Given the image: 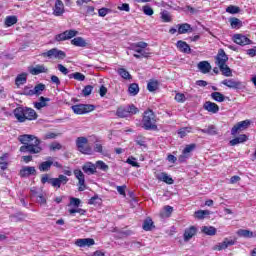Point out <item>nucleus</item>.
Segmentation results:
<instances>
[{
	"mask_svg": "<svg viewBox=\"0 0 256 256\" xmlns=\"http://www.w3.org/2000/svg\"><path fill=\"white\" fill-rule=\"evenodd\" d=\"M18 140L22 143V146L20 147L21 153L37 155L43 151V147H41V140L35 135L23 134L18 137Z\"/></svg>",
	"mask_w": 256,
	"mask_h": 256,
	"instance_id": "1",
	"label": "nucleus"
},
{
	"mask_svg": "<svg viewBox=\"0 0 256 256\" xmlns=\"http://www.w3.org/2000/svg\"><path fill=\"white\" fill-rule=\"evenodd\" d=\"M13 113L18 123H25V121H35L37 120V117H39L34 109L23 106L14 109Z\"/></svg>",
	"mask_w": 256,
	"mask_h": 256,
	"instance_id": "2",
	"label": "nucleus"
},
{
	"mask_svg": "<svg viewBox=\"0 0 256 256\" xmlns=\"http://www.w3.org/2000/svg\"><path fill=\"white\" fill-rule=\"evenodd\" d=\"M142 125L146 131H157V116L153 110L148 109L144 112Z\"/></svg>",
	"mask_w": 256,
	"mask_h": 256,
	"instance_id": "3",
	"label": "nucleus"
},
{
	"mask_svg": "<svg viewBox=\"0 0 256 256\" xmlns=\"http://www.w3.org/2000/svg\"><path fill=\"white\" fill-rule=\"evenodd\" d=\"M41 183L45 185V183H49L54 189H61V185H67L69 183V179L67 176L60 174L57 178H50L49 174H43L41 176Z\"/></svg>",
	"mask_w": 256,
	"mask_h": 256,
	"instance_id": "4",
	"label": "nucleus"
},
{
	"mask_svg": "<svg viewBox=\"0 0 256 256\" xmlns=\"http://www.w3.org/2000/svg\"><path fill=\"white\" fill-rule=\"evenodd\" d=\"M88 143L89 140L86 137H78L76 139V147L78 151L84 155H91L93 150L91 149V146L87 145Z\"/></svg>",
	"mask_w": 256,
	"mask_h": 256,
	"instance_id": "5",
	"label": "nucleus"
},
{
	"mask_svg": "<svg viewBox=\"0 0 256 256\" xmlns=\"http://www.w3.org/2000/svg\"><path fill=\"white\" fill-rule=\"evenodd\" d=\"M71 109L76 115H85L86 113H91V111H95V105L76 104V105H73Z\"/></svg>",
	"mask_w": 256,
	"mask_h": 256,
	"instance_id": "6",
	"label": "nucleus"
},
{
	"mask_svg": "<svg viewBox=\"0 0 256 256\" xmlns=\"http://www.w3.org/2000/svg\"><path fill=\"white\" fill-rule=\"evenodd\" d=\"M41 57L48 59H65V57H67V54L63 50L52 48L47 52L42 53Z\"/></svg>",
	"mask_w": 256,
	"mask_h": 256,
	"instance_id": "7",
	"label": "nucleus"
},
{
	"mask_svg": "<svg viewBox=\"0 0 256 256\" xmlns=\"http://www.w3.org/2000/svg\"><path fill=\"white\" fill-rule=\"evenodd\" d=\"M148 44L147 42H137L130 45V51H134L140 55H143L144 58L149 57V52L145 51L147 49Z\"/></svg>",
	"mask_w": 256,
	"mask_h": 256,
	"instance_id": "8",
	"label": "nucleus"
},
{
	"mask_svg": "<svg viewBox=\"0 0 256 256\" xmlns=\"http://www.w3.org/2000/svg\"><path fill=\"white\" fill-rule=\"evenodd\" d=\"M79 32L77 30H66L60 34L55 36V41H69V39H73V37H77Z\"/></svg>",
	"mask_w": 256,
	"mask_h": 256,
	"instance_id": "9",
	"label": "nucleus"
},
{
	"mask_svg": "<svg viewBox=\"0 0 256 256\" xmlns=\"http://www.w3.org/2000/svg\"><path fill=\"white\" fill-rule=\"evenodd\" d=\"M222 85H225V87H228L229 89H236V90L245 89V85L243 84V82L239 80H235L233 78L223 80Z\"/></svg>",
	"mask_w": 256,
	"mask_h": 256,
	"instance_id": "10",
	"label": "nucleus"
},
{
	"mask_svg": "<svg viewBox=\"0 0 256 256\" xmlns=\"http://www.w3.org/2000/svg\"><path fill=\"white\" fill-rule=\"evenodd\" d=\"M74 175L76 179H78V191H85L87 189V185H85V174L80 169L74 170Z\"/></svg>",
	"mask_w": 256,
	"mask_h": 256,
	"instance_id": "11",
	"label": "nucleus"
},
{
	"mask_svg": "<svg viewBox=\"0 0 256 256\" xmlns=\"http://www.w3.org/2000/svg\"><path fill=\"white\" fill-rule=\"evenodd\" d=\"M250 125H251V122L249 120L238 122L231 129V135H237V133H239L240 131H245V129H247Z\"/></svg>",
	"mask_w": 256,
	"mask_h": 256,
	"instance_id": "12",
	"label": "nucleus"
},
{
	"mask_svg": "<svg viewBox=\"0 0 256 256\" xmlns=\"http://www.w3.org/2000/svg\"><path fill=\"white\" fill-rule=\"evenodd\" d=\"M28 71L30 75H41V73H48L49 69L44 64H37L28 67Z\"/></svg>",
	"mask_w": 256,
	"mask_h": 256,
	"instance_id": "13",
	"label": "nucleus"
},
{
	"mask_svg": "<svg viewBox=\"0 0 256 256\" xmlns=\"http://www.w3.org/2000/svg\"><path fill=\"white\" fill-rule=\"evenodd\" d=\"M233 41L237 45L245 46V45H251V40L247 38V36L242 34H236L233 36Z\"/></svg>",
	"mask_w": 256,
	"mask_h": 256,
	"instance_id": "14",
	"label": "nucleus"
},
{
	"mask_svg": "<svg viewBox=\"0 0 256 256\" xmlns=\"http://www.w3.org/2000/svg\"><path fill=\"white\" fill-rule=\"evenodd\" d=\"M20 177H31V175H37V170L33 166H25L19 172Z\"/></svg>",
	"mask_w": 256,
	"mask_h": 256,
	"instance_id": "15",
	"label": "nucleus"
},
{
	"mask_svg": "<svg viewBox=\"0 0 256 256\" xmlns=\"http://www.w3.org/2000/svg\"><path fill=\"white\" fill-rule=\"evenodd\" d=\"M237 243L236 240H229L228 238H225L222 243H219L218 245L214 246V251H223V249H227V247H231Z\"/></svg>",
	"mask_w": 256,
	"mask_h": 256,
	"instance_id": "16",
	"label": "nucleus"
},
{
	"mask_svg": "<svg viewBox=\"0 0 256 256\" xmlns=\"http://www.w3.org/2000/svg\"><path fill=\"white\" fill-rule=\"evenodd\" d=\"M228 61H229V57L225 53V50L220 49L216 56V65H218V66L225 65V64H227Z\"/></svg>",
	"mask_w": 256,
	"mask_h": 256,
	"instance_id": "17",
	"label": "nucleus"
},
{
	"mask_svg": "<svg viewBox=\"0 0 256 256\" xmlns=\"http://www.w3.org/2000/svg\"><path fill=\"white\" fill-rule=\"evenodd\" d=\"M51 167H53V158L48 157L47 161H44L39 164L38 169L42 173H47V171H51Z\"/></svg>",
	"mask_w": 256,
	"mask_h": 256,
	"instance_id": "18",
	"label": "nucleus"
},
{
	"mask_svg": "<svg viewBox=\"0 0 256 256\" xmlns=\"http://www.w3.org/2000/svg\"><path fill=\"white\" fill-rule=\"evenodd\" d=\"M82 170L84 173H86V175H95V173H97V168L92 162H86L82 166Z\"/></svg>",
	"mask_w": 256,
	"mask_h": 256,
	"instance_id": "19",
	"label": "nucleus"
},
{
	"mask_svg": "<svg viewBox=\"0 0 256 256\" xmlns=\"http://www.w3.org/2000/svg\"><path fill=\"white\" fill-rule=\"evenodd\" d=\"M75 245H77V247H91L95 245V240L93 238L77 239Z\"/></svg>",
	"mask_w": 256,
	"mask_h": 256,
	"instance_id": "20",
	"label": "nucleus"
},
{
	"mask_svg": "<svg viewBox=\"0 0 256 256\" xmlns=\"http://www.w3.org/2000/svg\"><path fill=\"white\" fill-rule=\"evenodd\" d=\"M203 107L205 111H208V113H219V105L215 104L214 102L207 101L204 103Z\"/></svg>",
	"mask_w": 256,
	"mask_h": 256,
	"instance_id": "21",
	"label": "nucleus"
},
{
	"mask_svg": "<svg viewBox=\"0 0 256 256\" xmlns=\"http://www.w3.org/2000/svg\"><path fill=\"white\" fill-rule=\"evenodd\" d=\"M63 13H65V6L63 5V1L56 0L54 7V15H56V17H61Z\"/></svg>",
	"mask_w": 256,
	"mask_h": 256,
	"instance_id": "22",
	"label": "nucleus"
},
{
	"mask_svg": "<svg viewBox=\"0 0 256 256\" xmlns=\"http://www.w3.org/2000/svg\"><path fill=\"white\" fill-rule=\"evenodd\" d=\"M197 235V228L195 226H191L184 231V241H189L193 239Z\"/></svg>",
	"mask_w": 256,
	"mask_h": 256,
	"instance_id": "23",
	"label": "nucleus"
},
{
	"mask_svg": "<svg viewBox=\"0 0 256 256\" xmlns=\"http://www.w3.org/2000/svg\"><path fill=\"white\" fill-rule=\"evenodd\" d=\"M176 47L177 49H179V51H181V53H191V47L189 46V44H187V42L183 40H179L176 43Z\"/></svg>",
	"mask_w": 256,
	"mask_h": 256,
	"instance_id": "24",
	"label": "nucleus"
},
{
	"mask_svg": "<svg viewBox=\"0 0 256 256\" xmlns=\"http://www.w3.org/2000/svg\"><path fill=\"white\" fill-rule=\"evenodd\" d=\"M49 101H51V99L41 96L38 102H34V107L40 111L43 107H47V103H49Z\"/></svg>",
	"mask_w": 256,
	"mask_h": 256,
	"instance_id": "25",
	"label": "nucleus"
},
{
	"mask_svg": "<svg viewBox=\"0 0 256 256\" xmlns=\"http://www.w3.org/2000/svg\"><path fill=\"white\" fill-rule=\"evenodd\" d=\"M198 69L201 73H209L211 71V64L207 61H201L198 63Z\"/></svg>",
	"mask_w": 256,
	"mask_h": 256,
	"instance_id": "26",
	"label": "nucleus"
},
{
	"mask_svg": "<svg viewBox=\"0 0 256 256\" xmlns=\"http://www.w3.org/2000/svg\"><path fill=\"white\" fill-rule=\"evenodd\" d=\"M157 179L159 181H163L164 183H167V185H173L174 181L173 178H171L167 173L162 172L157 176Z\"/></svg>",
	"mask_w": 256,
	"mask_h": 256,
	"instance_id": "27",
	"label": "nucleus"
},
{
	"mask_svg": "<svg viewBox=\"0 0 256 256\" xmlns=\"http://www.w3.org/2000/svg\"><path fill=\"white\" fill-rule=\"evenodd\" d=\"M25 83H27V73L18 74L15 79V85L21 87V85H25Z\"/></svg>",
	"mask_w": 256,
	"mask_h": 256,
	"instance_id": "28",
	"label": "nucleus"
},
{
	"mask_svg": "<svg viewBox=\"0 0 256 256\" xmlns=\"http://www.w3.org/2000/svg\"><path fill=\"white\" fill-rule=\"evenodd\" d=\"M245 141H247V135L241 134V135H239L238 137L232 139V140L230 141V145H231L232 147H235V145H239V143H245Z\"/></svg>",
	"mask_w": 256,
	"mask_h": 256,
	"instance_id": "29",
	"label": "nucleus"
},
{
	"mask_svg": "<svg viewBox=\"0 0 256 256\" xmlns=\"http://www.w3.org/2000/svg\"><path fill=\"white\" fill-rule=\"evenodd\" d=\"M71 45H74L75 47H87V42L83 37H76L71 40Z\"/></svg>",
	"mask_w": 256,
	"mask_h": 256,
	"instance_id": "30",
	"label": "nucleus"
},
{
	"mask_svg": "<svg viewBox=\"0 0 256 256\" xmlns=\"http://www.w3.org/2000/svg\"><path fill=\"white\" fill-rule=\"evenodd\" d=\"M238 237H244L245 239H252L254 237L253 231L245 230V229H239L237 231Z\"/></svg>",
	"mask_w": 256,
	"mask_h": 256,
	"instance_id": "31",
	"label": "nucleus"
},
{
	"mask_svg": "<svg viewBox=\"0 0 256 256\" xmlns=\"http://www.w3.org/2000/svg\"><path fill=\"white\" fill-rule=\"evenodd\" d=\"M147 89L148 91H150V93H153V91H157V89H159V81L155 79L149 80L147 84Z\"/></svg>",
	"mask_w": 256,
	"mask_h": 256,
	"instance_id": "32",
	"label": "nucleus"
},
{
	"mask_svg": "<svg viewBox=\"0 0 256 256\" xmlns=\"http://www.w3.org/2000/svg\"><path fill=\"white\" fill-rule=\"evenodd\" d=\"M218 67H219L222 75H224V77H232L233 76V72L231 71V68H229V66H227V64L220 65Z\"/></svg>",
	"mask_w": 256,
	"mask_h": 256,
	"instance_id": "33",
	"label": "nucleus"
},
{
	"mask_svg": "<svg viewBox=\"0 0 256 256\" xmlns=\"http://www.w3.org/2000/svg\"><path fill=\"white\" fill-rule=\"evenodd\" d=\"M17 16L13 15V16H7L5 18V21H4V25L6 27H13V25L17 24Z\"/></svg>",
	"mask_w": 256,
	"mask_h": 256,
	"instance_id": "34",
	"label": "nucleus"
},
{
	"mask_svg": "<svg viewBox=\"0 0 256 256\" xmlns=\"http://www.w3.org/2000/svg\"><path fill=\"white\" fill-rule=\"evenodd\" d=\"M202 233H204L205 235L213 236L217 234V228L213 226H204L202 227Z\"/></svg>",
	"mask_w": 256,
	"mask_h": 256,
	"instance_id": "35",
	"label": "nucleus"
},
{
	"mask_svg": "<svg viewBox=\"0 0 256 256\" xmlns=\"http://www.w3.org/2000/svg\"><path fill=\"white\" fill-rule=\"evenodd\" d=\"M134 141L136 145H139V147L147 149V138H145V136H137Z\"/></svg>",
	"mask_w": 256,
	"mask_h": 256,
	"instance_id": "36",
	"label": "nucleus"
},
{
	"mask_svg": "<svg viewBox=\"0 0 256 256\" xmlns=\"http://www.w3.org/2000/svg\"><path fill=\"white\" fill-rule=\"evenodd\" d=\"M45 89V84L40 83L34 87L33 90H30V95H41Z\"/></svg>",
	"mask_w": 256,
	"mask_h": 256,
	"instance_id": "37",
	"label": "nucleus"
},
{
	"mask_svg": "<svg viewBox=\"0 0 256 256\" xmlns=\"http://www.w3.org/2000/svg\"><path fill=\"white\" fill-rule=\"evenodd\" d=\"M130 235H133V231L120 230V231H118V234L115 235V238L116 239H125V237H130Z\"/></svg>",
	"mask_w": 256,
	"mask_h": 256,
	"instance_id": "38",
	"label": "nucleus"
},
{
	"mask_svg": "<svg viewBox=\"0 0 256 256\" xmlns=\"http://www.w3.org/2000/svg\"><path fill=\"white\" fill-rule=\"evenodd\" d=\"M230 25L232 29H241L243 27V22L238 18H230Z\"/></svg>",
	"mask_w": 256,
	"mask_h": 256,
	"instance_id": "39",
	"label": "nucleus"
},
{
	"mask_svg": "<svg viewBox=\"0 0 256 256\" xmlns=\"http://www.w3.org/2000/svg\"><path fill=\"white\" fill-rule=\"evenodd\" d=\"M160 17H161L163 23H171V21L173 20L171 18V13H169V11H167V10H163L160 13Z\"/></svg>",
	"mask_w": 256,
	"mask_h": 256,
	"instance_id": "40",
	"label": "nucleus"
},
{
	"mask_svg": "<svg viewBox=\"0 0 256 256\" xmlns=\"http://www.w3.org/2000/svg\"><path fill=\"white\" fill-rule=\"evenodd\" d=\"M9 157V154L5 153L0 157V169L2 171H7V167H9V163L5 161Z\"/></svg>",
	"mask_w": 256,
	"mask_h": 256,
	"instance_id": "41",
	"label": "nucleus"
},
{
	"mask_svg": "<svg viewBox=\"0 0 256 256\" xmlns=\"http://www.w3.org/2000/svg\"><path fill=\"white\" fill-rule=\"evenodd\" d=\"M128 93H130L132 97H135V95L139 93V84L137 83L130 84V86L128 87Z\"/></svg>",
	"mask_w": 256,
	"mask_h": 256,
	"instance_id": "42",
	"label": "nucleus"
},
{
	"mask_svg": "<svg viewBox=\"0 0 256 256\" xmlns=\"http://www.w3.org/2000/svg\"><path fill=\"white\" fill-rule=\"evenodd\" d=\"M142 228L144 231H151V229H154L155 225H153V220L151 218L144 220Z\"/></svg>",
	"mask_w": 256,
	"mask_h": 256,
	"instance_id": "43",
	"label": "nucleus"
},
{
	"mask_svg": "<svg viewBox=\"0 0 256 256\" xmlns=\"http://www.w3.org/2000/svg\"><path fill=\"white\" fill-rule=\"evenodd\" d=\"M211 98L217 101V103H223V101H225V95L221 94V92L211 93Z\"/></svg>",
	"mask_w": 256,
	"mask_h": 256,
	"instance_id": "44",
	"label": "nucleus"
},
{
	"mask_svg": "<svg viewBox=\"0 0 256 256\" xmlns=\"http://www.w3.org/2000/svg\"><path fill=\"white\" fill-rule=\"evenodd\" d=\"M189 29H191V25L188 23H184V24H179L178 25V33L180 35H183L185 33L189 32Z\"/></svg>",
	"mask_w": 256,
	"mask_h": 256,
	"instance_id": "45",
	"label": "nucleus"
},
{
	"mask_svg": "<svg viewBox=\"0 0 256 256\" xmlns=\"http://www.w3.org/2000/svg\"><path fill=\"white\" fill-rule=\"evenodd\" d=\"M95 167L96 169H100V171H104L105 173L109 171V165H107L105 162L101 160L96 161Z\"/></svg>",
	"mask_w": 256,
	"mask_h": 256,
	"instance_id": "46",
	"label": "nucleus"
},
{
	"mask_svg": "<svg viewBox=\"0 0 256 256\" xmlns=\"http://www.w3.org/2000/svg\"><path fill=\"white\" fill-rule=\"evenodd\" d=\"M199 131H201V133H206L207 135H217V128L213 125L205 129H199Z\"/></svg>",
	"mask_w": 256,
	"mask_h": 256,
	"instance_id": "47",
	"label": "nucleus"
},
{
	"mask_svg": "<svg viewBox=\"0 0 256 256\" xmlns=\"http://www.w3.org/2000/svg\"><path fill=\"white\" fill-rule=\"evenodd\" d=\"M207 215H211V211L209 210H198L195 212L196 219H205Z\"/></svg>",
	"mask_w": 256,
	"mask_h": 256,
	"instance_id": "48",
	"label": "nucleus"
},
{
	"mask_svg": "<svg viewBox=\"0 0 256 256\" xmlns=\"http://www.w3.org/2000/svg\"><path fill=\"white\" fill-rule=\"evenodd\" d=\"M69 79H75L76 81H84L85 75L80 72L71 73L68 75Z\"/></svg>",
	"mask_w": 256,
	"mask_h": 256,
	"instance_id": "49",
	"label": "nucleus"
},
{
	"mask_svg": "<svg viewBox=\"0 0 256 256\" xmlns=\"http://www.w3.org/2000/svg\"><path fill=\"white\" fill-rule=\"evenodd\" d=\"M117 72L120 75V77H122V79H131V74L125 68H119Z\"/></svg>",
	"mask_w": 256,
	"mask_h": 256,
	"instance_id": "50",
	"label": "nucleus"
},
{
	"mask_svg": "<svg viewBox=\"0 0 256 256\" xmlns=\"http://www.w3.org/2000/svg\"><path fill=\"white\" fill-rule=\"evenodd\" d=\"M240 11H241V8H239V6L230 5L226 8V12L230 13L231 15H235V14L239 13Z\"/></svg>",
	"mask_w": 256,
	"mask_h": 256,
	"instance_id": "51",
	"label": "nucleus"
},
{
	"mask_svg": "<svg viewBox=\"0 0 256 256\" xmlns=\"http://www.w3.org/2000/svg\"><path fill=\"white\" fill-rule=\"evenodd\" d=\"M116 115L121 118H125L129 116V111L125 108H118L116 111Z\"/></svg>",
	"mask_w": 256,
	"mask_h": 256,
	"instance_id": "52",
	"label": "nucleus"
},
{
	"mask_svg": "<svg viewBox=\"0 0 256 256\" xmlns=\"http://www.w3.org/2000/svg\"><path fill=\"white\" fill-rule=\"evenodd\" d=\"M142 11H143L144 15H148V17H151V15H153V13H155V11H153V8H151V6H149V5L143 6Z\"/></svg>",
	"mask_w": 256,
	"mask_h": 256,
	"instance_id": "53",
	"label": "nucleus"
},
{
	"mask_svg": "<svg viewBox=\"0 0 256 256\" xmlns=\"http://www.w3.org/2000/svg\"><path fill=\"white\" fill-rule=\"evenodd\" d=\"M82 93H83L84 97H89V95H91V93H93V86H91V85L85 86L84 89L82 90Z\"/></svg>",
	"mask_w": 256,
	"mask_h": 256,
	"instance_id": "54",
	"label": "nucleus"
},
{
	"mask_svg": "<svg viewBox=\"0 0 256 256\" xmlns=\"http://www.w3.org/2000/svg\"><path fill=\"white\" fill-rule=\"evenodd\" d=\"M94 151L96 153H101V155H104V157H107V152L103 151V145L101 144H95Z\"/></svg>",
	"mask_w": 256,
	"mask_h": 256,
	"instance_id": "55",
	"label": "nucleus"
},
{
	"mask_svg": "<svg viewBox=\"0 0 256 256\" xmlns=\"http://www.w3.org/2000/svg\"><path fill=\"white\" fill-rule=\"evenodd\" d=\"M62 148H63V146L58 142H53L49 146L50 151H60V149H62Z\"/></svg>",
	"mask_w": 256,
	"mask_h": 256,
	"instance_id": "56",
	"label": "nucleus"
},
{
	"mask_svg": "<svg viewBox=\"0 0 256 256\" xmlns=\"http://www.w3.org/2000/svg\"><path fill=\"white\" fill-rule=\"evenodd\" d=\"M59 134L55 132H48L43 136L44 141H47L48 139H57Z\"/></svg>",
	"mask_w": 256,
	"mask_h": 256,
	"instance_id": "57",
	"label": "nucleus"
},
{
	"mask_svg": "<svg viewBox=\"0 0 256 256\" xmlns=\"http://www.w3.org/2000/svg\"><path fill=\"white\" fill-rule=\"evenodd\" d=\"M195 147H197V145L195 144H189L187 145L184 150H183V153L184 155H189V153H191V151L195 150Z\"/></svg>",
	"mask_w": 256,
	"mask_h": 256,
	"instance_id": "58",
	"label": "nucleus"
},
{
	"mask_svg": "<svg viewBox=\"0 0 256 256\" xmlns=\"http://www.w3.org/2000/svg\"><path fill=\"white\" fill-rule=\"evenodd\" d=\"M128 110V114L131 113V115H137V113L139 112V108H137L135 105L131 104L130 106H128L127 108Z\"/></svg>",
	"mask_w": 256,
	"mask_h": 256,
	"instance_id": "59",
	"label": "nucleus"
},
{
	"mask_svg": "<svg viewBox=\"0 0 256 256\" xmlns=\"http://www.w3.org/2000/svg\"><path fill=\"white\" fill-rule=\"evenodd\" d=\"M126 163H128V165H131L132 167H139V162H137V159L131 157V158H128L126 160Z\"/></svg>",
	"mask_w": 256,
	"mask_h": 256,
	"instance_id": "60",
	"label": "nucleus"
},
{
	"mask_svg": "<svg viewBox=\"0 0 256 256\" xmlns=\"http://www.w3.org/2000/svg\"><path fill=\"white\" fill-rule=\"evenodd\" d=\"M110 12H111V10L109 8H100L98 10V15H99V17H105Z\"/></svg>",
	"mask_w": 256,
	"mask_h": 256,
	"instance_id": "61",
	"label": "nucleus"
},
{
	"mask_svg": "<svg viewBox=\"0 0 256 256\" xmlns=\"http://www.w3.org/2000/svg\"><path fill=\"white\" fill-rule=\"evenodd\" d=\"M175 100H176L178 103H185V101H186L185 94L177 93V94L175 95Z\"/></svg>",
	"mask_w": 256,
	"mask_h": 256,
	"instance_id": "62",
	"label": "nucleus"
},
{
	"mask_svg": "<svg viewBox=\"0 0 256 256\" xmlns=\"http://www.w3.org/2000/svg\"><path fill=\"white\" fill-rule=\"evenodd\" d=\"M70 205H73L74 207H79L81 205V199L79 198H70Z\"/></svg>",
	"mask_w": 256,
	"mask_h": 256,
	"instance_id": "63",
	"label": "nucleus"
},
{
	"mask_svg": "<svg viewBox=\"0 0 256 256\" xmlns=\"http://www.w3.org/2000/svg\"><path fill=\"white\" fill-rule=\"evenodd\" d=\"M14 219H16V221H23V219H25V217H27V215L23 214V213H16L13 215Z\"/></svg>",
	"mask_w": 256,
	"mask_h": 256,
	"instance_id": "64",
	"label": "nucleus"
}]
</instances>
